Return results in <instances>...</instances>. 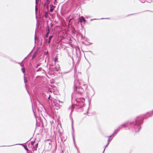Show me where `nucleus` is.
I'll use <instances>...</instances> for the list:
<instances>
[{"label": "nucleus", "instance_id": "nucleus-13", "mask_svg": "<svg viewBox=\"0 0 153 153\" xmlns=\"http://www.w3.org/2000/svg\"><path fill=\"white\" fill-rule=\"evenodd\" d=\"M52 11H53V10H52V9H51L50 10V11L51 12H52Z\"/></svg>", "mask_w": 153, "mask_h": 153}, {"label": "nucleus", "instance_id": "nucleus-11", "mask_svg": "<svg viewBox=\"0 0 153 153\" xmlns=\"http://www.w3.org/2000/svg\"><path fill=\"white\" fill-rule=\"evenodd\" d=\"M47 16H48L47 14V13H46L45 14V17L46 18L47 17Z\"/></svg>", "mask_w": 153, "mask_h": 153}, {"label": "nucleus", "instance_id": "nucleus-9", "mask_svg": "<svg viewBox=\"0 0 153 153\" xmlns=\"http://www.w3.org/2000/svg\"><path fill=\"white\" fill-rule=\"evenodd\" d=\"M22 72L23 73H24L25 72V69L24 68H22Z\"/></svg>", "mask_w": 153, "mask_h": 153}, {"label": "nucleus", "instance_id": "nucleus-5", "mask_svg": "<svg viewBox=\"0 0 153 153\" xmlns=\"http://www.w3.org/2000/svg\"><path fill=\"white\" fill-rule=\"evenodd\" d=\"M48 32L47 33V34L46 35L45 37H48V35L49 33V27H48Z\"/></svg>", "mask_w": 153, "mask_h": 153}, {"label": "nucleus", "instance_id": "nucleus-18", "mask_svg": "<svg viewBox=\"0 0 153 153\" xmlns=\"http://www.w3.org/2000/svg\"><path fill=\"white\" fill-rule=\"evenodd\" d=\"M56 1L57 0H55Z\"/></svg>", "mask_w": 153, "mask_h": 153}, {"label": "nucleus", "instance_id": "nucleus-6", "mask_svg": "<svg viewBox=\"0 0 153 153\" xmlns=\"http://www.w3.org/2000/svg\"><path fill=\"white\" fill-rule=\"evenodd\" d=\"M58 58L57 57H56L54 59V61L55 62L58 61Z\"/></svg>", "mask_w": 153, "mask_h": 153}, {"label": "nucleus", "instance_id": "nucleus-10", "mask_svg": "<svg viewBox=\"0 0 153 153\" xmlns=\"http://www.w3.org/2000/svg\"><path fill=\"white\" fill-rule=\"evenodd\" d=\"M36 53H35L33 55V57H32V58L33 59L36 56Z\"/></svg>", "mask_w": 153, "mask_h": 153}, {"label": "nucleus", "instance_id": "nucleus-14", "mask_svg": "<svg viewBox=\"0 0 153 153\" xmlns=\"http://www.w3.org/2000/svg\"><path fill=\"white\" fill-rule=\"evenodd\" d=\"M50 96H51L50 95L49 97H48V99H50Z\"/></svg>", "mask_w": 153, "mask_h": 153}, {"label": "nucleus", "instance_id": "nucleus-3", "mask_svg": "<svg viewBox=\"0 0 153 153\" xmlns=\"http://www.w3.org/2000/svg\"><path fill=\"white\" fill-rule=\"evenodd\" d=\"M57 102H58V101L56 100H55L53 101V103L56 106H58L59 105V104L57 103Z\"/></svg>", "mask_w": 153, "mask_h": 153}, {"label": "nucleus", "instance_id": "nucleus-7", "mask_svg": "<svg viewBox=\"0 0 153 153\" xmlns=\"http://www.w3.org/2000/svg\"><path fill=\"white\" fill-rule=\"evenodd\" d=\"M128 125V124H127V123H126V125L125 124H123L122 126H123V127H127V126Z\"/></svg>", "mask_w": 153, "mask_h": 153}, {"label": "nucleus", "instance_id": "nucleus-2", "mask_svg": "<svg viewBox=\"0 0 153 153\" xmlns=\"http://www.w3.org/2000/svg\"><path fill=\"white\" fill-rule=\"evenodd\" d=\"M79 20L80 22H86V20L83 16H81L79 18Z\"/></svg>", "mask_w": 153, "mask_h": 153}, {"label": "nucleus", "instance_id": "nucleus-12", "mask_svg": "<svg viewBox=\"0 0 153 153\" xmlns=\"http://www.w3.org/2000/svg\"><path fill=\"white\" fill-rule=\"evenodd\" d=\"M33 143H34V142H31V144L32 145H33Z\"/></svg>", "mask_w": 153, "mask_h": 153}, {"label": "nucleus", "instance_id": "nucleus-1", "mask_svg": "<svg viewBox=\"0 0 153 153\" xmlns=\"http://www.w3.org/2000/svg\"><path fill=\"white\" fill-rule=\"evenodd\" d=\"M51 141L50 140H46L45 147L48 150H50L52 148V145L51 143Z\"/></svg>", "mask_w": 153, "mask_h": 153}, {"label": "nucleus", "instance_id": "nucleus-4", "mask_svg": "<svg viewBox=\"0 0 153 153\" xmlns=\"http://www.w3.org/2000/svg\"><path fill=\"white\" fill-rule=\"evenodd\" d=\"M53 36H51L49 37V41H48V43H50L51 42V40L52 38L53 37Z\"/></svg>", "mask_w": 153, "mask_h": 153}, {"label": "nucleus", "instance_id": "nucleus-8", "mask_svg": "<svg viewBox=\"0 0 153 153\" xmlns=\"http://www.w3.org/2000/svg\"><path fill=\"white\" fill-rule=\"evenodd\" d=\"M35 148H36L35 149V150H36L37 149V147L38 146V144L37 143V144H36L35 145Z\"/></svg>", "mask_w": 153, "mask_h": 153}, {"label": "nucleus", "instance_id": "nucleus-16", "mask_svg": "<svg viewBox=\"0 0 153 153\" xmlns=\"http://www.w3.org/2000/svg\"><path fill=\"white\" fill-rule=\"evenodd\" d=\"M58 102H60V101H59V100H58Z\"/></svg>", "mask_w": 153, "mask_h": 153}, {"label": "nucleus", "instance_id": "nucleus-17", "mask_svg": "<svg viewBox=\"0 0 153 153\" xmlns=\"http://www.w3.org/2000/svg\"><path fill=\"white\" fill-rule=\"evenodd\" d=\"M109 140V139L108 140V141Z\"/></svg>", "mask_w": 153, "mask_h": 153}, {"label": "nucleus", "instance_id": "nucleus-15", "mask_svg": "<svg viewBox=\"0 0 153 153\" xmlns=\"http://www.w3.org/2000/svg\"><path fill=\"white\" fill-rule=\"evenodd\" d=\"M72 19H71L70 20H69V22H70L71 21V20Z\"/></svg>", "mask_w": 153, "mask_h": 153}]
</instances>
